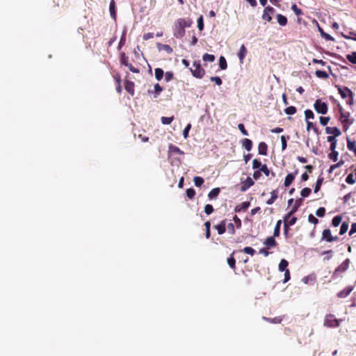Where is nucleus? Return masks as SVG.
I'll list each match as a JSON object with an SVG mask.
<instances>
[{"instance_id":"obj_1","label":"nucleus","mask_w":356,"mask_h":356,"mask_svg":"<svg viewBox=\"0 0 356 356\" xmlns=\"http://www.w3.org/2000/svg\"><path fill=\"white\" fill-rule=\"evenodd\" d=\"M193 24L191 18H179L173 25V35L176 38H181L185 35V28L190 27Z\"/></svg>"},{"instance_id":"obj_2","label":"nucleus","mask_w":356,"mask_h":356,"mask_svg":"<svg viewBox=\"0 0 356 356\" xmlns=\"http://www.w3.org/2000/svg\"><path fill=\"white\" fill-rule=\"evenodd\" d=\"M193 66L194 69L193 68L190 69L193 76L197 79H202L205 74V71L201 67L200 61V60L194 61L193 63Z\"/></svg>"},{"instance_id":"obj_3","label":"nucleus","mask_w":356,"mask_h":356,"mask_svg":"<svg viewBox=\"0 0 356 356\" xmlns=\"http://www.w3.org/2000/svg\"><path fill=\"white\" fill-rule=\"evenodd\" d=\"M340 320L333 314H327L325 316L323 325L327 327H337L339 326Z\"/></svg>"},{"instance_id":"obj_4","label":"nucleus","mask_w":356,"mask_h":356,"mask_svg":"<svg viewBox=\"0 0 356 356\" xmlns=\"http://www.w3.org/2000/svg\"><path fill=\"white\" fill-rule=\"evenodd\" d=\"M120 63L127 67L129 70L134 73L138 74L140 72L138 68L134 67L132 64L129 62V57L124 52L120 54Z\"/></svg>"},{"instance_id":"obj_5","label":"nucleus","mask_w":356,"mask_h":356,"mask_svg":"<svg viewBox=\"0 0 356 356\" xmlns=\"http://www.w3.org/2000/svg\"><path fill=\"white\" fill-rule=\"evenodd\" d=\"M314 108L315 111L321 115L327 113L328 107L325 102L321 101V99H316L314 104Z\"/></svg>"},{"instance_id":"obj_6","label":"nucleus","mask_w":356,"mask_h":356,"mask_svg":"<svg viewBox=\"0 0 356 356\" xmlns=\"http://www.w3.org/2000/svg\"><path fill=\"white\" fill-rule=\"evenodd\" d=\"M340 120L341 123L343 124V129L346 131L348 130V127L353 123L354 120L350 119V113L345 112L340 115Z\"/></svg>"},{"instance_id":"obj_7","label":"nucleus","mask_w":356,"mask_h":356,"mask_svg":"<svg viewBox=\"0 0 356 356\" xmlns=\"http://www.w3.org/2000/svg\"><path fill=\"white\" fill-rule=\"evenodd\" d=\"M349 264H350V259H346L345 261H343L342 262V264H341L334 270V272L333 273V275H332V277L334 278L337 277V275L339 273H343V272H345L348 266H349Z\"/></svg>"},{"instance_id":"obj_8","label":"nucleus","mask_w":356,"mask_h":356,"mask_svg":"<svg viewBox=\"0 0 356 356\" xmlns=\"http://www.w3.org/2000/svg\"><path fill=\"white\" fill-rule=\"evenodd\" d=\"M321 239L327 242H333L337 241L339 238L337 236H332L330 229H326L323 231Z\"/></svg>"},{"instance_id":"obj_9","label":"nucleus","mask_w":356,"mask_h":356,"mask_svg":"<svg viewBox=\"0 0 356 356\" xmlns=\"http://www.w3.org/2000/svg\"><path fill=\"white\" fill-rule=\"evenodd\" d=\"M275 11V10L271 6L266 7L262 15L263 19L270 22L272 20L271 15Z\"/></svg>"},{"instance_id":"obj_10","label":"nucleus","mask_w":356,"mask_h":356,"mask_svg":"<svg viewBox=\"0 0 356 356\" xmlns=\"http://www.w3.org/2000/svg\"><path fill=\"white\" fill-rule=\"evenodd\" d=\"M275 237L273 236L267 237L263 243L264 245L268 249L277 246L278 243L275 241Z\"/></svg>"},{"instance_id":"obj_11","label":"nucleus","mask_w":356,"mask_h":356,"mask_svg":"<svg viewBox=\"0 0 356 356\" xmlns=\"http://www.w3.org/2000/svg\"><path fill=\"white\" fill-rule=\"evenodd\" d=\"M337 88L339 93L343 99H346L353 95V92L347 87L337 86Z\"/></svg>"},{"instance_id":"obj_12","label":"nucleus","mask_w":356,"mask_h":356,"mask_svg":"<svg viewBox=\"0 0 356 356\" xmlns=\"http://www.w3.org/2000/svg\"><path fill=\"white\" fill-rule=\"evenodd\" d=\"M301 201H302L301 199L297 200L296 201V202H295L294 205L293 206L291 210L284 216V220L285 221L286 220L287 218H290V217L298 211V208L301 205Z\"/></svg>"},{"instance_id":"obj_13","label":"nucleus","mask_w":356,"mask_h":356,"mask_svg":"<svg viewBox=\"0 0 356 356\" xmlns=\"http://www.w3.org/2000/svg\"><path fill=\"white\" fill-rule=\"evenodd\" d=\"M226 222L227 220L224 219L221 220L219 224L214 226V228L217 230L218 234L222 235L225 233Z\"/></svg>"},{"instance_id":"obj_14","label":"nucleus","mask_w":356,"mask_h":356,"mask_svg":"<svg viewBox=\"0 0 356 356\" xmlns=\"http://www.w3.org/2000/svg\"><path fill=\"white\" fill-rule=\"evenodd\" d=\"M173 154H184V152L181 151L178 147L170 143L168 146V155L172 156Z\"/></svg>"},{"instance_id":"obj_15","label":"nucleus","mask_w":356,"mask_h":356,"mask_svg":"<svg viewBox=\"0 0 356 356\" xmlns=\"http://www.w3.org/2000/svg\"><path fill=\"white\" fill-rule=\"evenodd\" d=\"M353 290V287L352 286H348L344 289L339 291L337 296L339 298H346L349 296V294L352 292Z\"/></svg>"},{"instance_id":"obj_16","label":"nucleus","mask_w":356,"mask_h":356,"mask_svg":"<svg viewBox=\"0 0 356 356\" xmlns=\"http://www.w3.org/2000/svg\"><path fill=\"white\" fill-rule=\"evenodd\" d=\"M156 47L159 51H165L168 54H172L173 52L172 48L168 44H164L158 42L156 44Z\"/></svg>"},{"instance_id":"obj_17","label":"nucleus","mask_w":356,"mask_h":356,"mask_svg":"<svg viewBox=\"0 0 356 356\" xmlns=\"http://www.w3.org/2000/svg\"><path fill=\"white\" fill-rule=\"evenodd\" d=\"M298 174V172L296 171L294 173H289L286 175L284 179V186L288 187L289 186L291 183L293 181L296 175Z\"/></svg>"},{"instance_id":"obj_18","label":"nucleus","mask_w":356,"mask_h":356,"mask_svg":"<svg viewBox=\"0 0 356 356\" xmlns=\"http://www.w3.org/2000/svg\"><path fill=\"white\" fill-rule=\"evenodd\" d=\"M325 132L328 134H332L334 136H339L341 134V131L337 127H327L325 128Z\"/></svg>"},{"instance_id":"obj_19","label":"nucleus","mask_w":356,"mask_h":356,"mask_svg":"<svg viewBox=\"0 0 356 356\" xmlns=\"http://www.w3.org/2000/svg\"><path fill=\"white\" fill-rule=\"evenodd\" d=\"M254 184V181L250 178L248 177L241 186V191H245L248 188Z\"/></svg>"},{"instance_id":"obj_20","label":"nucleus","mask_w":356,"mask_h":356,"mask_svg":"<svg viewBox=\"0 0 356 356\" xmlns=\"http://www.w3.org/2000/svg\"><path fill=\"white\" fill-rule=\"evenodd\" d=\"M109 12L111 17L115 20L116 19V10H115V2L114 0H111L109 4Z\"/></svg>"},{"instance_id":"obj_21","label":"nucleus","mask_w":356,"mask_h":356,"mask_svg":"<svg viewBox=\"0 0 356 356\" xmlns=\"http://www.w3.org/2000/svg\"><path fill=\"white\" fill-rule=\"evenodd\" d=\"M247 54V49L244 44H242L240 47L239 52L238 54V58L240 60L241 63H243V59L245 58Z\"/></svg>"},{"instance_id":"obj_22","label":"nucleus","mask_w":356,"mask_h":356,"mask_svg":"<svg viewBox=\"0 0 356 356\" xmlns=\"http://www.w3.org/2000/svg\"><path fill=\"white\" fill-rule=\"evenodd\" d=\"M258 151H259V154L264 155V156L267 155V152H268V146H267V145L266 144V143H264V142H261V143L259 144Z\"/></svg>"},{"instance_id":"obj_23","label":"nucleus","mask_w":356,"mask_h":356,"mask_svg":"<svg viewBox=\"0 0 356 356\" xmlns=\"http://www.w3.org/2000/svg\"><path fill=\"white\" fill-rule=\"evenodd\" d=\"M236 251H234L230 256L227 258V264L229 266V267L233 269L234 270L236 269V260L234 257V253Z\"/></svg>"},{"instance_id":"obj_24","label":"nucleus","mask_w":356,"mask_h":356,"mask_svg":"<svg viewBox=\"0 0 356 356\" xmlns=\"http://www.w3.org/2000/svg\"><path fill=\"white\" fill-rule=\"evenodd\" d=\"M250 203L249 202H244L241 204L236 206L234 211L235 212H240L242 210H246L250 207Z\"/></svg>"},{"instance_id":"obj_25","label":"nucleus","mask_w":356,"mask_h":356,"mask_svg":"<svg viewBox=\"0 0 356 356\" xmlns=\"http://www.w3.org/2000/svg\"><path fill=\"white\" fill-rule=\"evenodd\" d=\"M242 146L247 151H250L252 148V142L250 139L244 138L242 142Z\"/></svg>"},{"instance_id":"obj_26","label":"nucleus","mask_w":356,"mask_h":356,"mask_svg":"<svg viewBox=\"0 0 356 356\" xmlns=\"http://www.w3.org/2000/svg\"><path fill=\"white\" fill-rule=\"evenodd\" d=\"M125 90L131 95L134 94V83L132 81H127L125 84Z\"/></svg>"},{"instance_id":"obj_27","label":"nucleus","mask_w":356,"mask_h":356,"mask_svg":"<svg viewBox=\"0 0 356 356\" xmlns=\"http://www.w3.org/2000/svg\"><path fill=\"white\" fill-rule=\"evenodd\" d=\"M288 265H289V262L286 259H282L279 264V266H278L279 270L281 272H283V271H285V270H288V268H287Z\"/></svg>"},{"instance_id":"obj_28","label":"nucleus","mask_w":356,"mask_h":356,"mask_svg":"<svg viewBox=\"0 0 356 356\" xmlns=\"http://www.w3.org/2000/svg\"><path fill=\"white\" fill-rule=\"evenodd\" d=\"M271 197L270 199H268L266 202L267 204L270 205L275 202V201L277 198V191L273 190L271 193Z\"/></svg>"},{"instance_id":"obj_29","label":"nucleus","mask_w":356,"mask_h":356,"mask_svg":"<svg viewBox=\"0 0 356 356\" xmlns=\"http://www.w3.org/2000/svg\"><path fill=\"white\" fill-rule=\"evenodd\" d=\"M276 17H277V22L280 24V25H281V26L286 25L287 18L285 16H284L281 14H277Z\"/></svg>"},{"instance_id":"obj_30","label":"nucleus","mask_w":356,"mask_h":356,"mask_svg":"<svg viewBox=\"0 0 356 356\" xmlns=\"http://www.w3.org/2000/svg\"><path fill=\"white\" fill-rule=\"evenodd\" d=\"M281 224H282L281 220H279L277 221L275 227L274 228L273 236L278 237L280 236Z\"/></svg>"},{"instance_id":"obj_31","label":"nucleus","mask_w":356,"mask_h":356,"mask_svg":"<svg viewBox=\"0 0 356 356\" xmlns=\"http://www.w3.org/2000/svg\"><path fill=\"white\" fill-rule=\"evenodd\" d=\"M220 192V190L219 188H213L208 194V197L210 198V199H213V198H216V197L218 196L219 193Z\"/></svg>"},{"instance_id":"obj_32","label":"nucleus","mask_w":356,"mask_h":356,"mask_svg":"<svg viewBox=\"0 0 356 356\" xmlns=\"http://www.w3.org/2000/svg\"><path fill=\"white\" fill-rule=\"evenodd\" d=\"M315 75L318 78L323 79H326L329 77V74L326 72L319 70H318L315 72Z\"/></svg>"},{"instance_id":"obj_33","label":"nucleus","mask_w":356,"mask_h":356,"mask_svg":"<svg viewBox=\"0 0 356 356\" xmlns=\"http://www.w3.org/2000/svg\"><path fill=\"white\" fill-rule=\"evenodd\" d=\"M164 72L161 68H156L155 69V77L156 80L161 81L163 77Z\"/></svg>"},{"instance_id":"obj_34","label":"nucleus","mask_w":356,"mask_h":356,"mask_svg":"<svg viewBox=\"0 0 356 356\" xmlns=\"http://www.w3.org/2000/svg\"><path fill=\"white\" fill-rule=\"evenodd\" d=\"M219 66L221 70H226L227 67V63L224 56H221L219 58Z\"/></svg>"},{"instance_id":"obj_35","label":"nucleus","mask_w":356,"mask_h":356,"mask_svg":"<svg viewBox=\"0 0 356 356\" xmlns=\"http://www.w3.org/2000/svg\"><path fill=\"white\" fill-rule=\"evenodd\" d=\"M346 58L351 63L356 64V51H353L350 54H347Z\"/></svg>"},{"instance_id":"obj_36","label":"nucleus","mask_w":356,"mask_h":356,"mask_svg":"<svg viewBox=\"0 0 356 356\" xmlns=\"http://www.w3.org/2000/svg\"><path fill=\"white\" fill-rule=\"evenodd\" d=\"M318 30L321 33V35L326 40H328V41H333L334 40V38L329 34L325 33L323 31V30L321 29V28H318Z\"/></svg>"},{"instance_id":"obj_37","label":"nucleus","mask_w":356,"mask_h":356,"mask_svg":"<svg viewBox=\"0 0 356 356\" xmlns=\"http://www.w3.org/2000/svg\"><path fill=\"white\" fill-rule=\"evenodd\" d=\"M342 218L340 216H336L332 220V224L334 227H338L341 222Z\"/></svg>"},{"instance_id":"obj_38","label":"nucleus","mask_w":356,"mask_h":356,"mask_svg":"<svg viewBox=\"0 0 356 356\" xmlns=\"http://www.w3.org/2000/svg\"><path fill=\"white\" fill-rule=\"evenodd\" d=\"M202 59L205 62H213L215 60V56L213 54H204Z\"/></svg>"},{"instance_id":"obj_39","label":"nucleus","mask_w":356,"mask_h":356,"mask_svg":"<svg viewBox=\"0 0 356 356\" xmlns=\"http://www.w3.org/2000/svg\"><path fill=\"white\" fill-rule=\"evenodd\" d=\"M195 186L200 187L204 184V179L201 177H195L193 179Z\"/></svg>"},{"instance_id":"obj_40","label":"nucleus","mask_w":356,"mask_h":356,"mask_svg":"<svg viewBox=\"0 0 356 356\" xmlns=\"http://www.w3.org/2000/svg\"><path fill=\"white\" fill-rule=\"evenodd\" d=\"M305 116L306 121H309V119L314 118V114L313 111L310 109H307L305 111Z\"/></svg>"},{"instance_id":"obj_41","label":"nucleus","mask_w":356,"mask_h":356,"mask_svg":"<svg viewBox=\"0 0 356 356\" xmlns=\"http://www.w3.org/2000/svg\"><path fill=\"white\" fill-rule=\"evenodd\" d=\"M323 181V177H319L316 183L315 187H314V193H318L319 190L321 189V185Z\"/></svg>"},{"instance_id":"obj_42","label":"nucleus","mask_w":356,"mask_h":356,"mask_svg":"<svg viewBox=\"0 0 356 356\" xmlns=\"http://www.w3.org/2000/svg\"><path fill=\"white\" fill-rule=\"evenodd\" d=\"M226 227L229 234L234 235L236 232L234 225L232 222L226 223Z\"/></svg>"},{"instance_id":"obj_43","label":"nucleus","mask_w":356,"mask_h":356,"mask_svg":"<svg viewBox=\"0 0 356 356\" xmlns=\"http://www.w3.org/2000/svg\"><path fill=\"white\" fill-rule=\"evenodd\" d=\"M348 226H349V225L347 222H342V224L341 225L339 234L341 235L344 234L348 231Z\"/></svg>"},{"instance_id":"obj_44","label":"nucleus","mask_w":356,"mask_h":356,"mask_svg":"<svg viewBox=\"0 0 356 356\" xmlns=\"http://www.w3.org/2000/svg\"><path fill=\"white\" fill-rule=\"evenodd\" d=\"M264 319L272 323H280L282 321V318L280 316H277L274 318L264 317Z\"/></svg>"},{"instance_id":"obj_45","label":"nucleus","mask_w":356,"mask_h":356,"mask_svg":"<svg viewBox=\"0 0 356 356\" xmlns=\"http://www.w3.org/2000/svg\"><path fill=\"white\" fill-rule=\"evenodd\" d=\"M296 108L293 106H289L284 109V112L287 115H293L296 113Z\"/></svg>"},{"instance_id":"obj_46","label":"nucleus","mask_w":356,"mask_h":356,"mask_svg":"<svg viewBox=\"0 0 356 356\" xmlns=\"http://www.w3.org/2000/svg\"><path fill=\"white\" fill-rule=\"evenodd\" d=\"M186 193L189 199H193L195 195V191L192 188H188L186 191Z\"/></svg>"},{"instance_id":"obj_47","label":"nucleus","mask_w":356,"mask_h":356,"mask_svg":"<svg viewBox=\"0 0 356 356\" xmlns=\"http://www.w3.org/2000/svg\"><path fill=\"white\" fill-rule=\"evenodd\" d=\"M154 88L155 92L154 97H157L160 92H162L163 89L159 83H156Z\"/></svg>"},{"instance_id":"obj_48","label":"nucleus","mask_w":356,"mask_h":356,"mask_svg":"<svg viewBox=\"0 0 356 356\" xmlns=\"http://www.w3.org/2000/svg\"><path fill=\"white\" fill-rule=\"evenodd\" d=\"M174 120V117H162L161 122L163 124H170Z\"/></svg>"},{"instance_id":"obj_49","label":"nucleus","mask_w":356,"mask_h":356,"mask_svg":"<svg viewBox=\"0 0 356 356\" xmlns=\"http://www.w3.org/2000/svg\"><path fill=\"white\" fill-rule=\"evenodd\" d=\"M233 220L234 221L236 228L240 229L242 226V222L241 219L236 215H235L233 217Z\"/></svg>"},{"instance_id":"obj_50","label":"nucleus","mask_w":356,"mask_h":356,"mask_svg":"<svg viewBox=\"0 0 356 356\" xmlns=\"http://www.w3.org/2000/svg\"><path fill=\"white\" fill-rule=\"evenodd\" d=\"M204 212L207 215H210L213 212V207L211 204H206L204 207Z\"/></svg>"},{"instance_id":"obj_51","label":"nucleus","mask_w":356,"mask_h":356,"mask_svg":"<svg viewBox=\"0 0 356 356\" xmlns=\"http://www.w3.org/2000/svg\"><path fill=\"white\" fill-rule=\"evenodd\" d=\"M312 192V190L309 188H304L301 192L300 194L303 197H308Z\"/></svg>"},{"instance_id":"obj_52","label":"nucleus","mask_w":356,"mask_h":356,"mask_svg":"<svg viewBox=\"0 0 356 356\" xmlns=\"http://www.w3.org/2000/svg\"><path fill=\"white\" fill-rule=\"evenodd\" d=\"M347 147H348V149L350 151H353L356 149V144H355V141H350L348 139V141H347Z\"/></svg>"},{"instance_id":"obj_53","label":"nucleus","mask_w":356,"mask_h":356,"mask_svg":"<svg viewBox=\"0 0 356 356\" xmlns=\"http://www.w3.org/2000/svg\"><path fill=\"white\" fill-rule=\"evenodd\" d=\"M316 214L318 217H323L325 214V209L324 207L318 208L316 211Z\"/></svg>"},{"instance_id":"obj_54","label":"nucleus","mask_w":356,"mask_h":356,"mask_svg":"<svg viewBox=\"0 0 356 356\" xmlns=\"http://www.w3.org/2000/svg\"><path fill=\"white\" fill-rule=\"evenodd\" d=\"M243 251L246 254H250L251 256H253L255 253V250L251 247H245Z\"/></svg>"},{"instance_id":"obj_55","label":"nucleus","mask_w":356,"mask_h":356,"mask_svg":"<svg viewBox=\"0 0 356 356\" xmlns=\"http://www.w3.org/2000/svg\"><path fill=\"white\" fill-rule=\"evenodd\" d=\"M338 155H339L338 152L334 151L329 154L328 157L330 159L333 160L334 161H337L338 159Z\"/></svg>"},{"instance_id":"obj_56","label":"nucleus","mask_w":356,"mask_h":356,"mask_svg":"<svg viewBox=\"0 0 356 356\" xmlns=\"http://www.w3.org/2000/svg\"><path fill=\"white\" fill-rule=\"evenodd\" d=\"M330 120V117H323V116L320 117V123L323 126H326Z\"/></svg>"},{"instance_id":"obj_57","label":"nucleus","mask_w":356,"mask_h":356,"mask_svg":"<svg viewBox=\"0 0 356 356\" xmlns=\"http://www.w3.org/2000/svg\"><path fill=\"white\" fill-rule=\"evenodd\" d=\"M346 181L348 184H354L355 183V180L353 178V175L352 173L349 174L346 179Z\"/></svg>"},{"instance_id":"obj_58","label":"nucleus","mask_w":356,"mask_h":356,"mask_svg":"<svg viewBox=\"0 0 356 356\" xmlns=\"http://www.w3.org/2000/svg\"><path fill=\"white\" fill-rule=\"evenodd\" d=\"M291 9L295 13V14L296 15H300L302 14V12L301 10V9H300L299 8H298V6L296 5V4H293L292 6H291Z\"/></svg>"},{"instance_id":"obj_59","label":"nucleus","mask_w":356,"mask_h":356,"mask_svg":"<svg viewBox=\"0 0 356 356\" xmlns=\"http://www.w3.org/2000/svg\"><path fill=\"white\" fill-rule=\"evenodd\" d=\"M263 165H261V163L260 161L257 160V159H254L253 161H252V168L253 169H258V168H261V167Z\"/></svg>"},{"instance_id":"obj_60","label":"nucleus","mask_w":356,"mask_h":356,"mask_svg":"<svg viewBox=\"0 0 356 356\" xmlns=\"http://www.w3.org/2000/svg\"><path fill=\"white\" fill-rule=\"evenodd\" d=\"M197 27L200 31H202L204 29V22L202 16H200L197 19Z\"/></svg>"},{"instance_id":"obj_61","label":"nucleus","mask_w":356,"mask_h":356,"mask_svg":"<svg viewBox=\"0 0 356 356\" xmlns=\"http://www.w3.org/2000/svg\"><path fill=\"white\" fill-rule=\"evenodd\" d=\"M191 128V124H188L187 126L184 128V131H183V136L184 138H187L188 136V133H189V131Z\"/></svg>"},{"instance_id":"obj_62","label":"nucleus","mask_w":356,"mask_h":356,"mask_svg":"<svg viewBox=\"0 0 356 356\" xmlns=\"http://www.w3.org/2000/svg\"><path fill=\"white\" fill-rule=\"evenodd\" d=\"M210 80L212 82H215L218 86H220L222 83L221 79L219 76H211Z\"/></svg>"},{"instance_id":"obj_63","label":"nucleus","mask_w":356,"mask_h":356,"mask_svg":"<svg viewBox=\"0 0 356 356\" xmlns=\"http://www.w3.org/2000/svg\"><path fill=\"white\" fill-rule=\"evenodd\" d=\"M308 221L314 225H316L318 222V220L313 214L309 215Z\"/></svg>"},{"instance_id":"obj_64","label":"nucleus","mask_w":356,"mask_h":356,"mask_svg":"<svg viewBox=\"0 0 356 356\" xmlns=\"http://www.w3.org/2000/svg\"><path fill=\"white\" fill-rule=\"evenodd\" d=\"M259 170H260L261 172H264L266 176H269L270 170L266 164H264Z\"/></svg>"}]
</instances>
